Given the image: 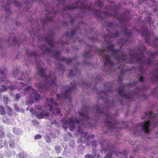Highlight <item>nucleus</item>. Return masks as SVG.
<instances>
[{
	"label": "nucleus",
	"mask_w": 158,
	"mask_h": 158,
	"mask_svg": "<svg viewBox=\"0 0 158 158\" xmlns=\"http://www.w3.org/2000/svg\"><path fill=\"white\" fill-rule=\"evenodd\" d=\"M19 73V70L16 69L15 70H14L13 72V76L15 77H16V76H18Z\"/></svg>",
	"instance_id": "nucleus-33"
},
{
	"label": "nucleus",
	"mask_w": 158,
	"mask_h": 158,
	"mask_svg": "<svg viewBox=\"0 0 158 158\" xmlns=\"http://www.w3.org/2000/svg\"><path fill=\"white\" fill-rule=\"evenodd\" d=\"M136 32H139L140 34L142 35V36H144L145 39V42L149 44H152L154 47H158V44H152L150 41V36H153L154 35V33L153 32H152L151 33L148 31V28L144 25L142 27L141 31H140L138 30H136ZM154 40L155 41H158V38L155 37L154 39Z\"/></svg>",
	"instance_id": "nucleus-8"
},
{
	"label": "nucleus",
	"mask_w": 158,
	"mask_h": 158,
	"mask_svg": "<svg viewBox=\"0 0 158 158\" xmlns=\"http://www.w3.org/2000/svg\"><path fill=\"white\" fill-rule=\"evenodd\" d=\"M25 84L23 82L20 83L18 85V89H20L22 88L24 86Z\"/></svg>",
	"instance_id": "nucleus-38"
},
{
	"label": "nucleus",
	"mask_w": 158,
	"mask_h": 158,
	"mask_svg": "<svg viewBox=\"0 0 158 158\" xmlns=\"http://www.w3.org/2000/svg\"><path fill=\"white\" fill-rule=\"evenodd\" d=\"M152 60L150 58H148L147 60V64L148 65H151L152 64Z\"/></svg>",
	"instance_id": "nucleus-41"
},
{
	"label": "nucleus",
	"mask_w": 158,
	"mask_h": 158,
	"mask_svg": "<svg viewBox=\"0 0 158 158\" xmlns=\"http://www.w3.org/2000/svg\"><path fill=\"white\" fill-rule=\"evenodd\" d=\"M98 50L101 53V55L102 56V58L104 60V66L110 65L111 66H114V63L110 59V57L107 54H104L103 52H105V50L104 49H99Z\"/></svg>",
	"instance_id": "nucleus-11"
},
{
	"label": "nucleus",
	"mask_w": 158,
	"mask_h": 158,
	"mask_svg": "<svg viewBox=\"0 0 158 158\" xmlns=\"http://www.w3.org/2000/svg\"><path fill=\"white\" fill-rule=\"evenodd\" d=\"M35 108L37 110H42V105H38L35 106Z\"/></svg>",
	"instance_id": "nucleus-36"
},
{
	"label": "nucleus",
	"mask_w": 158,
	"mask_h": 158,
	"mask_svg": "<svg viewBox=\"0 0 158 158\" xmlns=\"http://www.w3.org/2000/svg\"><path fill=\"white\" fill-rule=\"evenodd\" d=\"M1 88H0V91H5L6 90V87L4 85H2Z\"/></svg>",
	"instance_id": "nucleus-50"
},
{
	"label": "nucleus",
	"mask_w": 158,
	"mask_h": 158,
	"mask_svg": "<svg viewBox=\"0 0 158 158\" xmlns=\"http://www.w3.org/2000/svg\"><path fill=\"white\" fill-rule=\"evenodd\" d=\"M31 90V94L30 96V98H34V100L35 101H38L40 98V96L38 94L35 90L31 86H27L24 89V91L25 94H26L27 92Z\"/></svg>",
	"instance_id": "nucleus-12"
},
{
	"label": "nucleus",
	"mask_w": 158,
	"mask_h": 158,
	"mask_svg": "<svg viewBox=\"0 0 158 158\" xmlns=\"http://www.w3.org/2000/svg\"><path fill=\"white\" fill-rule=\"evenodd\" d=\"M60 51H55L54 52V56L58 61H66L67 64H69L72 63L74 60L73 58L71 59L70 58L66 59L64 57L60 58Z\"/></svg>",
	"instance_id": "nucleus-13"
},
{
	"label": "nucleus",
	"mask_w": 158,
	"mask_h": 158,
	"mask_svg": "<svg viewBox=\"0 0 158 158\" xmlns=\"http://www.w3.org/2000/svg\"><path fill=\"white\" fill-rule=\"evenodd\" d=\"M20 96L19 94H17L15 95V98L17 99V100H18L20 98Z\"/></svg>",
	"instance_id": "nucleus-59"
},
{
	"label": "nucleus",
	"mask_w": 158,
	"mask_h": 158,
	"mask_svg": "<svg viewBox=\"0 0 158 158\" xmlns=\"http://www.w3.org/2000/svg\"><path fill=\"white\" fill-rule=\"evenodd\" d=\"M119 35L118 31L116 32L114 34H111V32H109L107 35H103V38L105 39V41H108L107 39L109 38H116L118 37Z\"/></svg>",
	"instance_id": "nucleus-17"
},
{
	"label": "nucleus",
	"mask_w": 158,
	"mask_h": 158,
	"mask_svg": "<svg viewBox=\"0 0 158 158\" xmlns=\"http://www.w3.org/2000/svg\"><path fill=\"white\" fill-rule=\"evenodd\" d=\"M3 144L4 145H7V140H4V143H3V140L2 139H0V148H2L3 146Z\"/></svg>",
	"instance_id": "nucleus-31"
},
{
	"label": "nucleus",
	"mask_w": 158,
	"mask_h": 158,
	"mask_svg": "<svg viewBox=\"0 0 158 158\" xmlns=\"http://www.w3.org/2000/svg\"><path fill=\"white\" fill-rule=\"evenodd\" d=\"M92 145L93 147H95L97 146V143L96 141L94 140H93L92 143Z\"/></svg>",
	"instance_id": "nucleus-56"
},
{
	"label": "nucleus",
	"mask_w": 158,
	"mask_h": 158,
	"mask_svg": "<svg viewBox=\"0 0 158 158\" xmlns=\"http://www.w3.org/2000/svg\"><path fill=\"white\" fill-rule=\"evenodd\" d=\"M106 109L105 108H103L101 109V108L97 105H95L94 107L93 110H96V112L97 114H102L103 113V111Z\"/></svg>",
	"instance_id": "nucleus-22"
},
{
	"label": "nucleus",
	"mask_w": 158,
	"mask_h": 158,
	"mask_svg": "<svg viewBox=\"0 0 158 158\" xmlns=\"http://www.w3.org/2000/svg\"><path fill=\"white\" fill-rule=\"evenodd\" d=\"M146 49V47L144 46H141V47L138 48L137 50L140 53H134L133 54H130L131 58L129 61V63L135 64L138 62L142 63L145 58L144 52Z\"/></svg>",
	"instance_id": "nucleus-7"
},
{
	"label": "nucleus",
	"mask_w": 158,
	"mask_h": 158,
	"mask_svg": "<svg viewBox=\"0 0 158 158\" xmlns=\"http://www.w3.org/2000/svg\"><path fill=\"white\" fill-rule=\"evenodd\" d=\"M6 114V113L4 107L0 106V114L5 115Z\"/></svg>",
	"instance_id": "nucleus-30"
},
{
	"label": "nucleus",
	"mask_w": 158,
	"mask_h": 158,
	"mask_svg": "<svg viewBox=\"0 0 158 158\" xmlns=\"http://www.w3.org/2000/svg\"><path fill=\"white\" fill-rule=\"evenodd\" d=\"M25 55H27L28 57L30 56H33L35 58L37 57L40 56V54H37L35 52L30 51L29 49H27L26 50Z\"/></svg>",
	"instance_id": "nucleus-20"
},
{
	"label": "nucleus",
	"mask_w": 158,
	"mask_h": 158,
	"mask_svg": "<svg viewBox=\"0 0 158 158\" xmlns=\"http://www.w3.org/2000/svg\"><path fill=\"white\" fill-rule=\"evenodd\" d=\"M47 70V68H41L38 70V73L40 76L42 78L43 77L45 79L41 84L36 83L35 84V86L39 89L40 92L46 91L48 88L52 86L55 87H57L56 84V77L54 74L46 76L45 71Z\"/></svg>",
	"instance_id": "nucleus-3"
},
{
	"label": "nucleus",
	"mask_w": 158,
	"mask_h": 158,
	"mask_svg": "<svg viewBox=\"0 0 158 158\" xmlns=\"http://www.w3.org/2000/svg\"><path fill=\"white\" fill-rule=\"evenodd\" d=\"M76 33V31L75 30H72L71 34L72 36H73Z\"/></svg>",
	"instance_id": "nucleus-58"
},
{
	"label": "nucleus",
	"mask_w": 158,
	"mask_h": 158,
	"mask_svg": "<svg viewBox=\"0 0 158 158\" xmlns=\"http://www.w3.org/2000/svg\"><path fill=\"white\" fill-rule=\"evenodd\" d=\"M78 133L81 134V136L85 137L87 136L88 133L86 132H84L83 130L81 127V126L78 125Z\"/></svg>",
	"instance_id": "nucleus-23"
},
{
	"label": "nucleus",
	"mask_w": 158,
	"mask_h": 158,
	"mask_svg": "<svg viewBox=\"0 0 158 158\" xmlns=\"http://www.w3.org/2000/svg\"><path fill=\"white\" fill-rule=\"evenodd\" d=\"M7 113L8 115H12V109L9 106H7Z\"/></svg>",
	"instance_id": "nucleus-32"
},
{
	"label": "nucleus",
	"mask_w": 158,
	"mask_h": 158,
	"mask_svg": "<svg viewBox=\"0 0 158 158\" xmlns=\"http://www.w3.org/2000/svg\"><path fill=\"white\" fill-rule=\"evenodd\" d=\"M55 111L56 113V114H59L60 113V109L59 108H56L54 111L53 113H55Z\"/></svg>",
	"instance_id": "nucleus-42"
},
{
	"label": "nucleus",
	"mask_w": 158,
	"mask_h": 158,
	"mask_svg": "<svg viewBox=\"0 0 158 158\" xmlns=\"http://www.w3.org/2000/svg\"><path fill=\"white\" fill-rule=\"evenodd\" d=\"M121 8V5L119 4L118 6H108L105 8L106 11L102 13L101 10H95L94 11V15L95 16L98 18H104L108 16H112L114 18H116L121 23H124L126 28H125L123 31L125 35L130 37L132 36V31L131 30L127 29V21L130 19L131 17L129 16L130 15V12L127 11L126 13H123L122 15L118 16L117 12L118 10Z\"/></svg>",
	"instance_id": "nucleus-1"
},
{
	"label": "nucleus",
	"mask_w": 158,
	"mask_h": 158,
	"mask_svg": "<svg viewBox=\"0 0 158 158\" xmlns=\"http://www.w3.org/2000/svg\"><path fill=\"white\" fill-rule=\"evenodd\" d=\"M82 86L83 88H87L88 87H89V86H90L91 85H90L85 83H83L82 84Z\"/></svg>",
	"instance_id": "nucleus-40"
},
{
	"label": "nucleus",
	"mask_w": 158,
	"mask_h": 158,
	"mask_svg": "<svg viewBox=\"0 0 158 158\" xmlns=\"http://www.w3.org/2000/svg\"><path fill=\"white\" fill-rule=\"evenodd\" d=\"M156 114H153L152 111H150L148 113L145 112V116L142 118L143 119L145 118H147L148 119V120L143 123H139L137 127L140 126L142 128V130L146 134H148L150 131L149 129L150 123L151 121H152L153 122L155 123V119H156ZM158 123V122H156Z\"/></svg>",
	"instance_id": "nucleus-5"
},
{
	"label": "nucleus",
	"mask_w": 158,
	"mask_h": 158,
	"mask_svg": "<svg viewBox=\"0 0 158 158\" xmlns=\"http://www.w3.org/2000/svg\"><path fill=\"white\" fill-rule=\"evenodd\" d=\"M90 110V107L84 105L83 106L82 110L78 112V114L83 117V119L82 120L76 119L75 117H72L70 118L68 120L63 118L61 120V122L64 125L68 124L70 125H72L69 128V130L71 131L74 130L75 127L74 125L76 123L78 124H81L84 127H86V125L87 124L86 123H87L90 127H93L95 125L94 123L92 124L90 123H88V121L89 119L88 116L89 112Z\"/></svg>",
	"instance_id": "nucleus-2"
},
{
	"label": "nucleus",
	"mask_w": 158,
	"mask_h": 158,
	"mask_svg": "<svg viewBox=\"0 0 158 158\" xmlns=\"http://www.w3.org/2000/svg\"><path fill=\"white\" fill-rule=\"evenodd\" d=\"M60 147L58 146H56L55 148V150L57 153H59L60 152Z\"/></svg>",
	"instance_id": "nucleus-44"
},
{
	"label": "nucleus",
	"mask_w": 158,
	"mask_h": 158,
	"mask_svg": "<svg viewBox=\"0 0 158 158\" xmlns=\"http://www.w3.org/2000/svg\"><path fill=\"white\" fill-rule=\"evenodd\" d=\"M105 88L107 89H108V90H103V92L105 94H106L108 93H112L113 92V90L112 89V87L111 86L110 87H107L105 85Z\"/></svg>",
	"instance_id": "nucleus-27"
},
{
	"label": "nucleus",
	"mask_w": 158,
	"mask_h": 158,
	"mask_svg": "<svg viewBox=\"0 0 158 158\" xmlns=\"http://www.w3.org/2000/svg\"><path fill=\"white\" fill-rule=\"evenodd\" d=\"M29 111L30 112H31L32 114L35 115V114H36V111H35L34 110V109L33 108H31L30 110Z\"/></svg>",
	"instance_id": "nucleus-47"
},
{
	"label": "nucleus",
	"mask_w": 158,
	"mask_h": 158,
	"mask_svg": "<svg viewBox=\"0 0 158 158\" xmlns=\"http://www.w3.org/2000/svg\"><path fill=\"white\" fill-rule=\"evenodd\" d=\"M123 76L122 75H120L118 77V80L120 83H121L123 81Z\"/></svg>",
	"instance_id": "nucleus-55"
},
{
	"label": "nucleus",
	"mask_w": 158,
	"mask_h": 158,
	"mask_svg": "<svg viewBox=\"0 0 158 158\" xmlns=\"http://www.w3.org/2000/svg\"><path fill=\"white\" fill-rule=\"evenodd\" d=\"M57 68L58 69H61V70H63V71H64V68L63 65H59Z\"/></svg>",
	"instance_id": "nucleus-51"
},
{
	"label": "nucleus",
	"mask_w": 158,
	"mask_h": 158,
	"mask_svg": "<svg viewBox=\"0 0 158 158\" xmlns=\"http://www.w3.org/2000/svg\"><path fill=\"white\" fill-rule=\"evenodd\" d=\"M38 46L42 51L43 54H44L45 52H46L47 53H51V51L49 48L47 47L46 46L42 45L40 46L39 45H38Z\"/></svg>",
	"instance_id": "nucleus-21"
},
{
	"label": "nucleus",
	"mask_w": 158,
	"mask_h": 158,
	"mask_svg": "<svg viewBox=\"0 0 158 158\" xmlns=\"http://www.w3.org/2000/svg\"><path fill=\"white\" fill-rule=\"evenodd\" d=\"M144 78L142 76H140L139 77V81L141 82H142L143 81Z\"/></svg>",
	"instance_id": "nucleus-60"
},
{
	"label": "nucleus",
	"mask_w": 158,
	"mask_h": 158,
	"mask_svg": "<svg viewBox=\"0 0 158 158\" xmlns=\"http://www.w3.org/2000/svg\"><path fill=\"white\" fill-rule=\"evenodd\" d=\"M14 4L15 6L16 7H19V4L16 1H14Z\"/></svg>",
	"instance_id": "nucleus-57"
},
{
	"label": "nucleus",
	"mask_w": 158,
	"mask_h": 158,
	"mask_svg": "<svg viewBox=\"0 0 158 158\" xmlns=\"http://www.w3.org/2000/svg\"><path fill=\"white\" fill-rule=\"evenodd\" d=\"M47 102L48 103V105L49 107V110L50 111L53 109L52 106L53 105H54L56 106H57V103L54 101L52 98H51L49 99H48L47 101Z\"/></svg>",
	"instance_id": "nucleus-19"
},
{
	"label": "nucleus",
	"mask_w": 158,
	"mask_h": 158,
	"mask_svg": "<svg viewBox=\"0 0 158 158\" xmlns=\"http://www.w3.org/2000/svg\"><path fill=\"white\" fill-rule=\"evenodd\" d=\"M89 46L90 48V50L85 53L83 55L84 57V58H86L88 57H90V55L91 54V50L92 48V47Z\"/></svg>",
	"instance_id": "nucleus-29"
},
{
	"label": "nucleus",
	"mask_w": 158,
	"mask_h": 158,
	"mask_svg": "<svg viewBox=\"0 0 158 158\" xmlns=\"http://www.w3.org/2000/svg\"><path fill=\"white\" fill-rule=\"evenodd\" d=\"M14 109L15 111H20L19 108L17 106L16 104H15L14 105Z\"/></svg>",
	"instance_id": "nucleus-46"
},
{
	"label": "nucleus",
	"mask_w": 158,
	"mask_h": 158,
	"mask_svg": "<svg viewBox=\"0 0 158 158\" xmlns=\"http://www.w3.org/2000/svg\"><path fill=\"white\" fill-rule=\"evenodd\" d=\"M19 158H25L26 156L23 153L21 152L19 155Z\"/></svg>",
	"instance_id": "nucleus-43"
},
{
	"label": "nucleus",
	"mask_w": 158,
	"mask_h": 158,
	"mask_svg": "<svg viewBox=\"0 0 158 158\" xmlns=\"http://www.w3.org/2000/svg\"><path fill=\"white\" fill-rule=\"evenodd\" d=\"M42 137V135L40 134H37L34 137V139L35 140L40 139Z\"/></svg>",
	"instance_id": "nucleus-45"
},
{
	"label": "nucleus",
	"mask_w": 158,
	"mask_h": 158,
	"mask_svg": "<svg viewBox=\"0 0 158 158\" xmlns=\"http://www.w3.org/2000/svg\"><path fill=\"white\" fill-rule=\"evenodd\" d=\"M45 140L48 142H50V139L49 136L46 135L45 138Z\"/></svg>",
	"instance_id": "nucleus-53"
},
{
	"label": "nucleus",
	"mask_w": 158,
	"mask_h": 158,
	"mask_svg": "<svg viewBox=\"0 0 158 158\" xmlns=\"http://www.w3.org/2000/svg\"><path fill=\"white\" fill-rule=\"evenodd\" d=\"M73 83L72 82L71 83V87L69 85L64 86L63 87V88L66 89L65 91L63 93L57 94H56L57 98H61L62 99H66L68 98L71 95V93L72 90H74L76 88V85H79L77 83H74V84L73 85Z\"/></svg>",
	"instance_id": "nucleus-10"
},
{
	"label": "nucleus",
	"mask_w": 158,
	"mask_h": 158,
	"mask_svg": "<svg viewBox=\"0 0 158 158\" xmlns=\"http://www.w3.org/2000/svg\"><path fill=\"white\" fill-rule=\"evenodd\" d=\"M95 4L100 7H102L103 6V3L99 0L96 1L95 2Z\"/></svg>",
	"instance_id": "nucleus-34"
},
{
	"label": "nucleus",
	"mask_w": 158,
	"mask_h": 158,
	"mask_svg": "<svg viewBox=\"0 0 158 158\" xmlns=\"http://www.w3.org/2000/svg\"><path fill=\"white\" fill-rule=\"evenodd\" d=\"M3 99L4 103L5 104H7L8 102V98L6 96H4L3 97Z\"/></svg>",
	"instance_id": "nucleus-48"
},
{
	"label": "nucleus",
	"mask_w": 158,
	"mask_h": 158,
	"mask_svg": "<svg viewBox=\"0 0 158 158\" xmlns=\"http://www.w3.org/2000/svg\"><path fill=\"white\" fill-rule=\"evenodd\" d=\"M89 137H90L91 139H93L94 138L95 135H90L89 136L87 137L86 139H87Z\"/></svg>",
	"instance_id": "nucleus-63"
},
{
	"label": "nucleus",
	"mask_w": 158,
	"mask_h": 158,
	"mask_svg": "<svg viewBox=\"0 0 158 158\" xmlns=\"http://www.w3.org/2000/svg\"><path fill=\"white\" fill-rule=\"evenodd\" d=\"M13 41L14 43H15V44H17V43H19L18 40H16L15 38H14L13 40Z\"/></svg>",
	"instance_id": "nucleus-61"
},
{
	"label": "nucleus",
	"mask_w": 158,
	"mask_h": 158,
	"mask_svg": "<svg viewBox=\"0 0 158 158\" xmlns=\"http://www.w3.org/2000/svg\"><path fill=\"white\" fill-rule=\"evenodd\" d=\"M9 147L11 148H14L15 147V143L13 139H10L8 141Z\"/></svg>",
	"instance_id": "nucleus-25"
},
{
	"label": "nucleus",
	"mask_w": 158,
	"mask_h": 158,
	"mask_svg": "<svg viewBox=\"0 0 158 158\" xmlns=\"http://www.w3.org/2000/svg\"><path fill=\"white\" fill-rule=\"evenodd\" d=\"M139 70L141 73L142 74H143L144 71V68L142 66L139 67Z\"/></svg>",
	"instance_id": "nucleus-52"
},
{
	"label": "nucleus",
	"mask_w": 158,
	"mask_h": 158,
	"mask_svg": "<svg viewBox=\"0 0 158 158\" xmlns=\"http://www.w3.org/2000/svg\"><path fill=\"white\" fill-rule=\"evenodd\" d=\"M157 55H158V52H152L151 54V56L152 57H154L155 56Z\"/></svg>",
	"instance_id": "nucleus-49"
},
{
	"label": "nucleus",
	"mask_w": 158,
	"mask_h": 158,
	"mask_svg": "<svg viewBox=\"0 0 158 158\" xmlns=\"http://www.w3.org/2000/svg\"><path fill=\"white\" fill-rule=\"evenodd\" d=\"M78 72H79V70L77 69L74 71H72V70H71L69 72V77H70L72 76H74L76 75L77 73Z\"/></svg>",
	"instance_id": "nucleus-28"
},
{
	"label": "nucleus",
	"mask_w": 158,
	"mask_h": 158,
	"mask_svg": "<svg viewBox=\"0 0 158 158\" xmlns=\"http://www.w3.org/2000/svg\"><path fill=\"white\" fill-rule=\"evenodd\" d=\"M119 154H122L124 156L127 155L128 154V152L126 151H124L123 152H119Z\"/></svg>",
	"instance_id": "nucleus-54"
},
{
	"label": "nucleus",
	"mask_w": 158,
	"mask_h": 158,
	"mask_svg": "<svg viewBox=\"0 0 158 158\" xmlns=\"http://www.w3.org/2000/svg\"><path fill=\"white\" fill-rule=\"evenodd\" d=\"M9 87H10V89L11 90H14V89H16V88H17L16 86H10Z\"/></svg>",
	"instance_id": "nucleus-62"
},
{
	"label": "nucleus",
	"mask_w": 158,
	"mask_h": 158,
	"mask_svg": "<svg viewBox=\"0 0 158 158\" xmlns=\"http://www.w3.org/2000/svg\"><path fill=\"white\" fill-rule=\"evenodd\" d=\"M125 89L124 86H122L121 87L117 89V90L118 92V94L122 97L125 98L127 100H129L131 98V96H129L124 92V89Z\"/></svg>",
	"instance_id": "nucleus-14"
},
{
	"label": "nucleus",
	"mask_w": 158,
	"mask_h": 158,
	"mask_svg": "<svg viewBox=\"0 0 158 158\" xmlns=\"http://www.w3.org/2000/svg\"><path fill=\"white\" fill-rule=\"evenodd\" d=\"M144 22H146L148 23L150 25L153 24L154 22L153 21H152L151 17L148 15V16L145 19V20L144 21Z\"/></svg>",
	"instance_id": "nucleus-24"
},
{
	"label": "nucleus",
	"mask_w": 158,
	"mask_h": 158,
	"mask_svg": "<svg viewBox=\"0 0 158 158\" xmlns=\"http://www.w3.org/2000/svg\"><path fill=\"white\" fill-rule=\"evenodd\" d=\"M54 36V33H51L48 35L47 37L45 38V40L48 44L52 48L53 47L54 45V43L52 42Z\"/></svg>",
	"instance_id": "nucleus-15"
},
{
	"label": "nucleus",
	"mask_w": 158,
	"mask_h": 158,
	"mask_svg": "<svg viewBox=\"0 0 158 158\" xmlns=\"http://www.w3.org/2000/svg\"><path fill=\"white\" fill-rule=\"evenodd\" d=\"M56 11H55L54 13L53 12H48L47 15V17L46 18H42L40 19V21L43 24H45L46 23L47 21H52L53 19V18L51 16H49V15H52V14H55L56 13Z\"/></svg>",
	"instance_id": "nucleus-16"
},
{
	"label": "nucleus",
	"mask_w": 158,
	"mask_h": 158,
	"mask_svg": "<svg viewBox=\"0 0 158 158\" xmlns=\"http://www.w3.org/2000/svg\"><path fill=\"white\" fill-rule=\"evenodd\" d=\"M36 114H35V116L39 119H41L44 118V111H41L39 113H38L37 111Z\"/></svg>",
	"instance_id": "nucleus-26"
},
{
	"label": "nucleus",
	"mask_w": 158,
	"mask_h": 158,
	"mask_svg": "<svg viewBox=\"0 0 158 158\" xmlns=\"http://www.w3.org/2000/svg\"><path fill=\"white\" fill-rule=\"evenodd\" d=\"M109 150H110L109 153L105 156L106 158H112V155H114L117 156L118 153L115 150V149L112 148H111L109 147L108 148Z\"/></svg>",
	"instance_id": "nucleus-18"
},
{
	"label": "nucleus",
	"mask_w": 158,
	"mask_h": 158,
	"mask_svg": "<svg viewBox=\"0 0 158 158\" xmlns=\"http://www.w3.org/2000/svg\"><path fill=\"white\" fill-rule=\"evenodd\" d=\"M128 41V40H126L125 39H121L119 40L118 43L121 46L119 49L118 50H114V45L113 44H111L110 43L108 42L107 43L108 46L107 48L111 51L112 52V55L116 59L118 62L121 61H125L127 59V57L125 55L123 52L122 53L121 56H117V54L120 51L121 48Z\"/></svg>",
	"instance_id": "nucleus-4"
},
{
	"label": "nucleus",
	"mask_w": 158,
	"mask_h": 158,
	"mask_svg": "<svg viewBox=\"0 0 158 158\" xmlns=\"http://www.w3.org/2000/svg\"><path fill=\"white\" fill-rule=\"evenodd\" d=\"M85 158H95V155L93 156L90 154H87L85 156Z\"/></svg>",
	"instance_id": "nucleus-37"
},
{
	"label": "nucleus",
	"mask_w": 158,
	"mask_h": 158,
	"mask_svg": "<svg viewBox=\"0 0 158 158\" xmlns=\"http://www.w3.org/2000/svg\"><path fill=\"white\" fill-rule=\"evenodd\" d=\"M104 115L106 118L105 121V124L108 127L107 131H103V133L107 135L112 132L115 128L117 127V126L119 125V123L118 121H115V123L112 118L113 116L108 113H104Z\"/></svg>",
	"instance_id": "nucleus-6"
},
{
	"label": "nucleus",
	"mask_w": 158,
	"mask_h": 158,
	"mask_svg": "<svg viewBox=\"0 0 158 158\" xmlns=\"http://www.w3.org/2000/svg\"><path fill=\"white\" fill-rule=\"evenodd\" d=\"M81 0H78V2L75 4V6L70 5L69 6H65L64 8H62V10L64 11H66L67 10H69L74 9L76 8H79L83 10H93L92 6H88L86 2H84L81 3L80 5H79V1Z\"/></svg>",
	"instance_id": "nucleus-9"
},
{
	"label": "nucleus",
	"mask_w": 158,
	"mask_h": 158,
	"mask_svg": "<svg viewBox=\"0 0 158 158\" xmlns=\"http://www.w3.org/2000/svg\"><path fill=\"white\" fill-rule=\"evenodd\" d=\"M107 26L110 28L112 29L116 26V24H114L111 22H109L107 23Z\"/></svg>",
	"instance_id": "nucleus-35"
},
{
	"label": "nucleus",
	"mask_w": 158,
	"mask_h": 158,
	"mask_svg": "<svg viewBox=\"0 0 158 158\" xmlns=\"http://www.w3.org/2000/svg\"><path fill=\"white\" fill-rule=\"evenodd\" d=\"M5 136V134L3 131L0 130V138H3Z\"/></svg>",
	"instance_id": "nucleus-39"
},
{
	"label": "nucleus",
	"mask_w": 158,
	"mask_h": 158,
	"mask_svg": "<svg viewBox=\"0 0 158 158\" xmlns=\"http://www.w3.org/2000/svg\"><path fill=\"white\" fill-rule=\"evenodd\" d=\"M51 125L55 124V125H56L58 124V123L56 120H54L53 122H52L51 123Z\"/></svg>",
	"instance_id": "nucleus-64"
}]
</instances>
